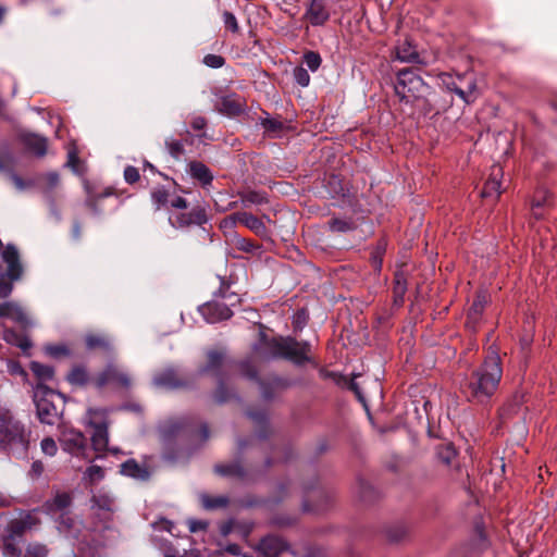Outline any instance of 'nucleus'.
Masks as SVG:
<instances>
[{
    "mask_svg": "<svg viewBox=\"0 0 557 557\" xmlns=\"http://www.w3.org/2000/svg\"><path fill=\"white\" fill-rule=\"evenodd\" d=\"M503 369L498 354H490L482 366L473 371L469 377L466 392L468 396L479 403H484L490 399L496 392Z\"/></svg>",
    "mask_w": 557,
    "mask_h": 557,
    "instance_id": "f257e3e1",
    "label": "nucleus"
},
{
    "mask_svg": "<svg viewBox=\"0 0 557 557\" xmlns=\"http://www.w3.org/2000/svg\"><path fill=\"white\" fill-rule=\"evenodd\" d=\"M395 92L401 102L412 103L421 110H426V97L430 87L410 69L398 72Z\"/></svg>",
    "mask_w": 557,
    "mask_h": 557,
    "instance_id": "f03ea898",
    "label": "nucleus"
},
{
    "mask_svg": "<svg viewBox=\"0 0 557 557\" xmlns=\"http://www.w3.org/2000/svg\"><path fill=\"white\" fill-rule=\"evenodd\" d=\"M86 423L94 429L91 445L97 453H120L116 447H109V419L108 411L101 408H89L86 413Z\"/></svg>",
    "mask_w": 557,
    "mask_h": 557,
    "instance_id": "7ed1b4c3",
    "label": "nucleus"
},
{
    "mask_svg": "<svg viewBox=\"0 0 557 557\" xmlns=\"http://www.w3.org/2000/svg\"><path fill=\"white\" fill-rule=\"evenodd\" d=\"M272 358H284L297 366L306 362H312L309 354L311 344L309 342H298L294 337L287 336L280 339H273L270 343Z\"/></svg>",
    "mask_w": 557,
    "mask_h": 557,
    "instance_id": "20e7f679",
    "label": "nucleus"
},
{
    "mask_svg": "<svg viewBox=\"0 0 557 557\" xmlns=\"http://www.w3.org/2000/svg\"><path fill=\"white\" fill-rule=\"evenodd\" d=\"M443 86L455 92L466 103H471L476 98V83L472 74L463 73L451 75L448 73L440 76Z\"/></svg>",
    "mask_w": 557,
    "mask_h": 557,
    "instance_id": "39448f33",
    "label": "nucleus"
},
{
    "mask_svg": "<svg viewBox=\"0 0 557 557\" xmlns=\"http://www.w3.org/2000/svg\"><path fill=\"white\" fill-rule=\"evenodd\" d=\"M54 392L44 384H37L34 391V401L39 421L44 424L54 425L60 413L52 401Z\"/></svg>",
    "mask_w": 557,
    "mask_h": 557,
    "instance_id": "423d86ee",
    "label": "nucleus"
},
{
    "mask_svg": "<svg viewBox=\"0 0 557 557\" xmlns=\"http://www.w3.org/2000/svg\"><path fill=\"white\" fill-rule=\"evenodd\" d=\"M199 312L208 323L212 324L227 320L233 315V311L228 305L221 301L218 297L201 305L199 307Z\"/></svg>",
    "mask_w": 557,
    "mask_h": 557,
    "instance_id": "0eeeda50",
    "label": "nucleus"
},
{
    "mask_svg": "<svg viewBox=\"0 0 557 557\" xmlns=\"http://www.w3.org/2000/svg\"><path fill=\"white\" fill-rule=\"evenodd\" d=\"M59 441L65 451L75 456H83L87 447L85 435L74 429H64L60 434Z\"/></svg>",
    "mask_w": 557,
    "mask_h": 557,
    "instance_id": "6e6552de",
    "label": "nucleus"
},
{
    "mask_svg": "<svg viewBox=\"0 0 557 557\" xmlns=\"http://www.w3.org/2000/svg\"><path fill=\"white\" fill-rule=\"evenodd\" d=\"M333 1L334 0H311L306 10L305 17L312 26L324 25L331 16Z\"/></svg>",
    "mask_w": 557,
    "mask_h": 557,
    "instance_id": "1a4fd4ad",
    "label": "nucleus"
},
{
    "mask_svg": "<svg viewBox=\"0 0 557 557\" xmlns=\"http://www.w3.org/2000/svg\"><path fill=\"white\" fill-rule=\"evenodd\" d=\"M236 222L242 223L247 228L252 231L255 234L259 236H264L267 234V227L264 223L257 218L256 215L248 212H236L233 215L224 219L222 221V227H232L236 224Z\"/></svg>",
    "mask_w": 557,
    "mask_h": 557,
    "instance_id": "9d476101",
    "label": "nucleus"
},
{
    "mask_svg": "<svg viewBox=\"0 0 557 557\" xmlns=\"http://www.w3.org/2000/svg\"><path fill=\"white\" fill-rule=\"evenodd\" d=\"M108 384H117L128 388L131 386V379L127 373L121 372L115 366L110 363L94 380V385L99 389Z\"/></svg>",
    "mask_w": 557,
    "mask_h": 557,
    "instance_id": "9b49d317",
    "label": "nucleus"
},
{
    "mask_svg": "<svg viewBox=\"0 0 557 557\" xmlns=\"http://www.w3.org/2000/svg\"><path fill=\"white\" fill-rule=\"evenodd\" d=\"M205 209L195 208L189 212L178 213L169 218V223L175 228H183L190 225H202L207 223Z\"/></svg>",
    "mask_w": 557,
    "mask_h": 557,
    "instance_id": "f8f14e48",
    "label": "nucleus"
},
{
    "mask_svg": "<svg viewBox=\"0 0 557 557\" xmlns=\"http://www.w3.org/2000/svg\"><path fill=\"white\" fill-rule=\"evenodd\" d=\"M0 318L9 319L24 329L33 325L32 320L24 309L14 301L0 304Z\"/></svg>",
    "mask_w": 557,
    "mask_h": 557,
    "instance_id": "ddd939ff",
    "label": "nucleus"
},
{
    "mask_svg": "<svg viewBox=\"0 0 557 557\" xmlns=\"http://www.w3.org/2000/svg\"><path fill=\"white\" fill-rule=\"evenodd\" d=\"M504 175L503 168L499 164H494L491 168V173L486 180L481 196L484 198H498L502 194V177Z\"/></svg>",
    "mask_w": 557,
    "mask_h": 557,
    "instance_id": "4468645a",
    "label": "nucleus"
},
{
    "mask_svg": "<svg viewBox=\"0 0 557 557\" xmlns=\"http://www.w3.org/2000/svg\"><path fill=\"white\" fill-rule=\"evenodd\" d=\"M287 547V543L276 535L264 536L259 543V550L265 557H278Z\"/></svg>",
    "mask_w": 557,
    "mask_h": 557,
    "instance_id": "2eb2a0df",
    "label": "nucleus"
},
{
    "mask_svg": "<svg viewBox=\"0 0 557 557\" xmlns=\"http://www.w3.org/2000/svg\"><path fill=\"white\" fill-rule=\"evenodd\" d=\"M153 384L165 389H174L186 385L173 368H166L153 377Z\"/></svg>",
    "mask_w": 557,
    "mask_h": 557,
    "instance_id": "dca6fc26",
    "label": "nucleus"
},
{
    "mask_svg": "<svg viewBox=\"0 0 557 557\" xmlns=\"http://www.w3.org/2000/svg\"><path fill=\"white\" fill-rule=\"evenodd\" d=\"M2 259L8 264V276L11 280L20 278L22 274V265L20 263L17 249L12 245H8L2 252Z\"/></svg>",
    "mask_w": 557,
    "mask_h": 557,
    "instance_id": "f3484780",
    "label": "nucleus"
},
{
    "mask_svg": "<svg viewBox=\"0 0 557 557\" xmlns=\"http://www.w3.org/2000/svg\"><path fill=\"white\" fill-rule=\"evenodd\" d=\"M121 474L138 481H148L150 471L145 465L138 463L135 459H128L121 465Z\"/></svg>",
    "mask_w": 557,
    "mask_h": 557,
    "instance_id": "a211bd4d",
    "label": "nucleus"
},
{
    "mask_svg": "<svg viewBox=\"0 0 557 557\" xmlns=\"http://www.w3.org/2000/svg\"><path fill=\"white\" fill-rule=\"evenodd\" d=\"M189 175L198 181L202 187L210 186L213 181V174L211 170L200 161H191L188 163Z\"/></svg>",
    "mask_w": 557,
    "mask_h": 557,
    "instance_id": "6ab92c4d",
    "label": "nucleus"
},
{
    "mask_svg": "<svg viewBox=\"0 0 557 557\" xmlns=\"http://www.w3.org/2000/svg\"><path fill=\"white\" fill-rule=\"evenodd\" d=\"M22 141L37 157H44L47 152V138L44 136L28 133L22 136Z\"/></svg>",
    "mask_w": 557,
    "mask_h": 557,
    "instance_id": "aec40b11",
    "label": "nucleus"
},
{
    "mask_svg": "<svg viewBox=\"0 0 557 557\" xmlns=\"http://www.w3.org/2000/svg\"><path fill=\"white\" fill-rule=\"evenodd\" d=\"M396 59L407 63H421L419 53L409 39H405L395 48Z\"/></svg>",
    "mask_w": 557,
    "mask_h": 557,
    "instance_id": "412c9836",
    "label": "nucleus"
},
{
    "mask_svg": "<svg viewBox=\"0 0 557 557\" xmlns=\"http://www.w3.org/2000/svg\"><path fill=\"white\" fill-rule=\"evenodd\" d=\"M244 107L245 104L239 97L235 95H228L221 99L219 111L228 116H235L244 110Z\"/></svg>",
    "mask_w": 557,
    "mask_h": 557,
    "instance_id": "4be33fe9",
    "label": "nucleus"
},
{
    "mask_svg": "<svg viewBox=\"0 0 557 557\" xmlns=\"http://www.w3.org/2000/svg\"><path fill=\"white\" fill-rule=\"evenodd\" d=\"M214 471L216 474L221 476L238 479H245L247 476V471L245 470L239 460H235L228 463L216 465L214 467Z\"/></svg>",
    "mask_w": 557,
    "mask_h": 557,
    "instance_id": "5701e85b",
    "label": "nucleus"
},
{
    "mask_svg": "<svg viewBox=\"0 0 557 557\" xmlns=\"http://www.w3.org/2000/svg\"><path fill=\"white\" fill-rule=\"evenodd\" d=\"M185 428L183 419L169 420L160 426V434L164 441H170L172 437L181 433Z\"/></svg>",
    "mask_w": 557,
    "mask_h": 557,
    "instance_id": "b1692460",
    "label": "nucleus"
},
{
    "mask_svg": "<svg viewBox=\"0 0 557 557\" xmlns=\"http://www.w3.org/2000/svg\"><path fill=\"white\" fill-rule=\"evenodd\" d=\"M3 339L11 345L20 347L23 351L28 350L32 346L27 337L17 334L14 330L11 329H5L3 331Z\"/></svg>",
    "mask_w": 557,
    "mask_h": 557,
    "instance_id": "393cba45",
    "label": "nucleus"
},
{
    "mask_svg": "<svg viewBox=\"0 0 557 557\" xmlns=\"http://www.w3.org/2000/svg\"><path fill=\"white\" fill-rule=\"evenodd\" d=\"M30 370L36 375V377L40 381L39 384H44L46 381H50L53 379V368L50 366L42 364L37 361L30 362Z\"/></svg>",
    "mask_w": 557,
    "mask_h": 557,
    "instance_id": "a878e982",
    "label": "nucleus"
},
{
    "mask_svg": "<svg viewBox=\"0 0 557 557\" xmlns=\"http://www.w3.org/2000/svg\"><path fill=\"white\" fill-rule=\"evenodd\" d=\"M201 504L207 510H214L219 508H225L228 505V498L224 495L210 496L201 495Z\"/></svg>",
    "mask_w": 557,
    "mask_h": 557,
    "instance_id": "bb28decb",
    "label": "nucleus"
},
{
    "mask_svg": "<svg viewBox=\"0 0 557 557\" xmlns=\"http://www.w3.org/2000/svg\"><path fill=\"white\" fill-rule=\"evenodd\" d=\"M67 381L72 385L84 386L89 381V374L84 367L77 366L67 374Z\"/></svg>",
    "mask_w": 557,
    "mask_h": 557,
    "instance_id": "cd10ccee",
    "label": "nucleus"
},
{
    "mask_svg": "<svg viewBox=\"0 0 557 557\" xmlns=\"http://www.w3.org/2000/svg\"><path fill=\"white\" fill-rule=\"evenodd\" d=\"M104 469L97 465L89 466L83 474V480L91 485L104 479Z\"/></svg>",
    "mask_w": 557,
    "mask_h": 557,
    "instance_id": "c85d7f7f",
    "label": "nucleus"
},
{
    "mask_svg": "<svg viewBox=\"0 0 557 557\" xmlns=\"http://www.w3.org/2000/svg\"><path fill=\"white\" fill-rule=\"evenodd\" d=\"M91 503L94 508L96 507L101 510L112 511L114 498L108 493H99L92 496Z\"/></svg>",
    "mask_w": 557,
    "mask_h": 557,
    "instance_id": "c756f323",
    "label": "nucleus"
},
{
    "mask_svg": "<svg viewBox=\"0 0 557 557\" xmlns=\"http://www.w3.org/2000/svg\"><path fill=\"white\" fill-rule=\"evenodd\" d=\"M170 193L164 187H157L151 191V201L156 210L164 208L169 202Z\"/></svg>",
    "mask_w": 557,
    "mask_h": 557,
    "instance_id": "7c9ffc66",
    "label": "nucleus"
},
{
    "mask_svg": "<svg viewBox=\"0 0 557 557\" xmlns=\"http://www.w3.org/2000/svg\"><path fill=\"white\" fill-rule=\"evenodd\" d=\"M247 416L253 421L256 426L264 429L268 424V417L264 411H248ZM267 437V432L263 430L258 431V438L263 440Z\"/></svg>",
    "mask_w": 557,
    "mask_h": 557,
    "instance_id": "2f4dec72",
    "label": "nucleus"
},
{
    "mask_svg": "<svg viewBox=\"0 0 557 557\" xmlns=\"http://www.w3.org/2000/svg\"><path fill=\"white\" fill-rule=\"evenodd\" d=\"M244 206L248 205H262L268 202L267 196L262 191L249 190L242 196Z\"/></svg>",
    "mask_w": 557,
    "mask_h": 557,
    "instance_id": "473e14b6",
    "label": "nucleus"
},
{
    "mask_svg": "<svg viewBox=\"0 0 557 557\" xmlns=\"http://www.w3.org/2000/svg\"><path fill=\"white\" fill-rule=\"evenodd\" d=\"M224 356L218 351H210L208 354V363L201 369V372L216 371L223 363Z\"/></svg>",
    "mask_w": 557,
    "mask_h": 557,
    "instance_id": "72a5a7b5",
    "label": "nucleus"
},
{
    "mask_svg": "<svg viewBox=\"0 0 557 557\" xmlns=\"http://www.w3.org/2000/svg\"><path fill=\"white\" fill-rule=\"evenodd\" d=\"M330 230L332 232L347 233L354 230V223L349 220L344 219H332L329 222Z\"/></svg>",
    "mask_w": 557,
    "mask_h": 557,
    "instance_id": "f704fd0d",
    "label": "nucleus"
},
{
    "mask_svg": "<svg viewBox=\"0 0 557 557\" xmlns=\"http://www.w3.org/2000/svg\"><path fill=\"white\" fill-rule=\"evenodd\" d=\"M260 124L264 128V131L269 133H278L284 128V125L282 121L270 117L269 114H267L265 117L260 119Z\"/></svg>",
    "mask_w": 557,
    "mask_h": 557,
    "instance_id": "c9c22d12",
    "label": "nucleus"
},
{
    "mask_svg": "<svg viewBox=\"0 0 557 557\" xmlns=\"http://www.w3.org/2000/svg\"><path fill=\"white\" fill-rule=\"evenodd\" d=\"M322 62V59L319 53L314 51H308L304 54V63L307 65V67L315 72L320 67Z\"/></svg>",
    "mask_w": 557,
    "mask_h": 557,
    "instance_id": "e433bc0d",
    "label": "nucleus"
},
{
    "mask_svg": "<svg viewBox=\"0 0 557 557\" xmlns=\"http://www.w3.org/2000/svg\"><path fill=\"white\" fill-rule=\"evenodd\" d=\"M309 319L308 311L305 308L297 310L293 315V326L295 331H300L305 327Z\"/></svg>",
    "mask_w": 557,
    "mask_h": 557,
    "instance_id": "4c0bfd02",
    "label": "nucleus"
},
{
    "mask_svg": "<svg viewBox=\"0 0 557 557\" xmlns=\"http://www.w3.org/2000/svg\"><path fill=\"white\" fill-rule=\"evenodd\" d=\"M234 244L237 249L245 251V252L252 253L260 249V246L256 245L255 243H252L249 239H246V238L239 237V236L235 237Z\"/></svg>",
    "mask_w": 557,
    "mask_h": 557,
    "instance_id": "58836bf2",
    "label": "nucleus"
},
{
    "mask_svg": "<svg viewBox=\"0 0 557 557\" xmlns=\"http://www.w3.org/2000/svg\"><path fill=\"white\" fill-rule=\"evenodd\" d=\"M293 76L295 82L301 87H307L310 83V75L307 69L302 66L295 67L293 71Z\"/></svg>",
    "mask_w": 557,
    "mask_h": 557,
    "instance_id": "ea45409f",
    "label": "nucleus"
},
{
    "mask_svg": "<svg viewBox=\"0 0 557 557\" xmlns=\"http://www.w3.org/2000/svg\"><path fill=\"white\" fill-rule=\"evenodd\" d=\"M165 145L169 153L175 159H180V157L184 153V145L181 140L168 139Z\"/></svg>",
    "mask_w": 557,
    "mask_h": 557,
    "instance_id": "a19ab883",
    "label": "nucleus"
},
{
    "mask_svg": "<svg viewBox=\"0 0 557 557\" xmlns=\"http://www.w3.org/2000/svg\"><path fill=\"white\" fill-rule=\"evenodd\" d=\"M86 345L89 349L109 347L108 341L100 335H88L86 337Z\"/></svg>",
    "mask_w": 557,
    "mask_h": 557,
    "instance_id": "79ce46f5",
    "label": "nucleus"
},
{
    "mask_svg": "<svg viewBox=\"0 0 557 557\" xmlns=\"http://www.w3.org/2000/svg\"><path fill=\"white\" fill-rule=\"evenodd\" d=\"M232 398V395L227 392L223 381L219 376V385L214 393V399L218 404H223Z\"/></svg>",
    "mask_w": 557,
    "mask_h": 557,
    "instance_id": "37998d69",
    "label": "nucleus"
},
{
    "mask_svg": "<svg viewBox=\"0 0 557 557\" xmlns=\"http://www.w3.org/2000/svg\"><path fill=\"white\" fill-rule=\"evenodd\" d=\"M47 553L46 546L35 543L28 545L25 557H47Z\"/></svg>",
    "mask_w": 557,
    "mask_h": 557,
    "instance_id": "c03bdc74",
    "label": "nucleus"
},
{
    "mask_svg": "<svg viewBox=\"0 0 557 557\" xmlns=\"http://www.w3.org/2000/svg\"><path fill=\"white\" fill-rule=\"evenodd\" d=\"M239 370L242 374L248 379L257 380V370L255 366L249 360L242 361L239 363Z\"/></svg>",
    "mask_w": 557,
    "mask_h": 557,
    "instance_id": "a18cd8bd",
    "label": "nucleus"
},
{
    "mask_svg": "<svg viewBox=\"0 0 557 557\" xmlns=\"http://www.w3.org/2000/svg\"><path fill=\"white\" fill-rule=\"evenodd\" d=\"M407 290L406 281L401 276H396L395 287H394V294H395V301L401 302L404 299V295Z\"/></svg>",
    "mask_w": 557,
    "mask_h": 557,
    "instance_id": "49530a36",
    "label": "nucleus"
},
{
    "mask_svg": "<svg viewBox=\"0 0 557 557\" xmlns=\"http://www.w3.org/2000/svg\"><path fill=\"white\" fill-rule=\"evenodd\" d=\"M203 63L211 69H220L224 65L225 60L219 54H207L203 58Z\"/></svg>",
    "mask_w": 557,
    "mask_h": 557,
    "instance_id": "de8ad7c7",
    "label": "nucleus"
},
{
    "mask_svg": "<svg viewBox=\"0 0 557 557\" xmlns=\"http://www.w3.org/2000/svg\"><path fill=\"white\" fill-rule=\"evenodd\" d=\"M437 456L443 463L448 466L451 463L453 459L456 457V451L451 446L447 445L446 447H444L443 449H441L437 453Z\"/></svg>",
    "mask_w": 557,
    "mask_h": 557,
    "instance_id": "09e8293b",
    "label": "nucleus"
},
{
    "mask_svg": "<svg viewBox=\"0 0 557 557\" xmlns=\"http://www.w3.org/2000/svg\"><path fill=\"white\" fill-rule=\"evenodd\" d=\"M71 502H72V498L70 496V494L67 493H61V494H58L55 495V497L53 498V507L57 508V509H65L66 507H69L71 505Z\"/></svg>",
    "mask_w": 557,
    "mask_h": 557,
    "instance_id": "8fccbe9b",
    "label": "nucleus"
},
{
    "mask_svg": "<svg viewBox=\"0 0 557 557\" xmlns=\"http://www.w3.org/2000/svg\"><path fill=\"white\" fill-rule=\"evenodd\" d=\"M223 22H224L225 27L227 29H230L232 33L238 32V29H239L238 23L233 13L225 11L223 13Z\"/></svg>",
    "mask_w": 557,
    "mask_h": 557,
    "instance_id": "3c124183",
    "label": "nucleus"
},
{
    "mask_svg": "<svg viewBox=\"0 0 557 557\" xmlns=\"http://www.w3.org/2000/svg\"><path fill=\"white\" fill-rule=\"evenodd\" d=\"M41 449L48 456H54L57 454L58 447L51 437L44 438L41 441Z\"/></svg>",
    "mask_w": 557,
    "mask_h": 557,
    "instance_id": "603ef678",
    "label": "nucleus"
},
{
    "mask_svg": "<svg viewBox=\"0 0 557 557\" xmlns=\"http://www.w3.org/2000/svg\"><path fill=\"white\" fill-rule=\"evenodd\" d=\"M139 171L137 168L128 165L124 170V178L127 183L134 184L139 181Z\"/></svg>",
    "mask_w": 557,
    "mask_h": 557,
    "instance_id": "864d4df0",
    "label": "nucleus"
},
{
    "mask_svg": "<svg viewBox=\"0 0 557 557\" xmlns=\"http://www.w3.org/2000/svg\"><path fill=\"white\" fill-rule=\"evenodd\" d=\"M20 519L27 530H30L39 524L38 518L33 512H25L21 516Z\"/></svg>",
    "mask_w": 557,
    "mask_h": 557,
    "instance_id": "5fc2aeb1",
    "label": "nucleus"
},
{
    "mask_svg": "<svg viewBox=\"0 0 557 557\" xmlns=\"http://www.w3.org/2000/svg\"><path fill=\"white\" fill-rule=\"evenodd\" d=\"M11 537L10 540L5 541V544H4V548H3V554L7 556V557H21L22 556V550L21 548H17L12 542H11Z\"/></svg>",
    "mask_w": 557,
    "mask_h": 557,
    "instance_id": "6e6d98bb",
    "label": "nucleus"
},
{
    "mask_svg": "<svg viewBox=\"0 0 557 557\" xmlns=\"http://www.w3.org/2000/svg\"><path fill=\"white\" fill-rule=\"evenodd\" d=\"M209 523L205 520L189 519L188 529L191 533L203 531L208 528Z\"/></svg>",
    "mask_w": 557,
    "mask_h": 557,
    "instance_id": "4d7b16f0",
    "label": "nucleus"
},
{
    "mask_svg": "<svg viewBox=\"0 0 557 557\" xmlns=\"http://www.w3.org/2000/svg\"><path fill=\"white\" fill-rule=\"evenodd\" d=\"M252 522H238L235 524V532H238L243 537H247L252 531Z\"/></svg>",
    "mask_w": 557,
    "mask_h": 557,
    "instance_id": "13d9d810",
    "label": "nucleus"
},
{
    "mask_svg": "<svg viewBox=\"0 0 557 557\" xmlns=\"http://www.w3.org/2000/svg\"><path fill=\"white\" fill-rule=\"evenodd\" d=\"M485 304V297L484 296H478V298L473 301L469 314L472 315H479L484 307Z\"/></svg>",
    "mask_w": 557,
    "mask_h": 557,
    "instance_id": "bf43d9fd",
    "label": "nucleus"
},
{
    "mask_svg": "<svg viewBox=\"0 0 557 557\" xmlns=\"http://www.w3.org/2000/svg\"><path fill=\"white\" fill-rule=\"evenodd\" d=\"M47 352L54 357V358H58V357H61L63 355H69L70 351L67 349L66 346H63V345H54V346H49L47 347Z\"/></svg>",
    "mask_w": 557,
    "mask_h": 557,
    "instance_id": "052dcab7",
    "label": "nucleus"
},
{
    "mask_svg": "<svg viewBox=\"0 0 557 557\" xmlns=\"http://www.w3.org/2000/svg\"><path fill=\"white\" fill-rule=\"evenodd\" d=\"M10 530H11V539L16 535L21 536L23 533L27 530L21 519L14 520L10 523Z\"/></svg>",
    "mask_w": 557,
    "mask_h": 557,
    "instance_id": "680f3d73",
    "label": "nucleus"
},
{
    "mask_svg": "<svg viewBox=\"0 0 557 557\" xmlns=\"http://www.w3.org/2000/svg\"><path fill=\"white\" fill-rule=\"evenodd\" d=\"M235 524H236V521L234 519H230V520L225 521L224 523H222L220 525L221 535L227 536L231 533L235 532Z\"/></svg>",
    "mask_w": 557,
    "mask_h": 557,
    "instance_id": "e2e57ef3",
    "label": "nucleus"
},
{
    "mask_svg": "<svg viewBox=\"0 0 557 557\" xmlns=\"http://www.w3.org/2000/svg\"><path fill=\"white\" fill-rule=\"evenodd\" d=\"M47 187L52 190L59 184V174L55 172H50L46 175Z\"/></svg>",
    "mask_w": 557,
    "mask_h": 557,
    "instance_id": "0e129e2a",
    "label": "nucleus"
},
{
    "mask_svg": "<svg viewBox=\"0 0 557 557\" xmlns=\"http://www.w3.org/2000/svg\"><path fill=\"white\" fill-rule=\"evenodd\" d=\"M206 125H207V121L202 116H196L191 121V127L195 131H200V129L205 128Z\"/></svg>",
    "mask_w": 557,
    "mask_h": 557,
    "instance_id": "69168bd1",
    "label": "nucleus"
},
{
    "mask_svg": "<svg viewBox=\"0 0 557 557\" xmlns=\"http://www.w3.org/2000/svg\"><path fill=\"white\" fill-rule=\"evenodd\" d=\"M545 201H546V198H543V200H534L532 202V212L536 219L542 218V213L539 210L545 203Z\"/></svg>",
    "mask_w": 557,
    "mask_h": 557,
    "instance_id": "338daca9",
    "label": "nucleus"
},
{
    "mask_svg": "<svg viewBox=\"0 0 557 557\" xmlns=\"http://www.w3.org/2000/svg\"><path fill=\"white\" fill-rule=\"evenodd\" d=\"M171 207L173 208H176V209H186L187 208V200L183 197H175L172 201H171Z\"/></svg>",
    "mask_w": 557,
    "mask_h": 557,
    "instance_id": "774afa93",
    "label": "nucleus"
}]
</instances>
